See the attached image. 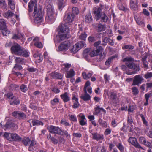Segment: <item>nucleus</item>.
I'll return each instance as SVG.
<instances>
[{"instance_id":"f257e3e1","label":"nucleus","mask_w":152,"mask_h":152,"mask_svg":"<svg viewBox=\"0 0 152 152\" xmlns=\"http://www.w3.org/2000/svg\"><path fill=\"white\" fill-rule=\"evenodd\" d=\"M123 62H125V64L129 69H132L133 71L131 73L126 72L127 75H130L135 74L140 70L139 65L137 64L134 63V59L130 57H126L123 59Z\"/></svg>"},{"instance_id":"f03ea898","label":"nucleus","mask_w":152,"mask_h":152,"mask_svg":"<svg viewBox=\"0 0 152 152\" xmlns=\"http://www.w3.org/2000/svg\"><path fill=\"white\" fill-rule=\"evenodd\" d=\"M11 51L12 53L19 56H22L25 57L29 56V52L24 48H22L19 44L15 43L11 48Z\"/></svg>"},{"instance_id":"7ed1b4c3","label":"nucleus","mask_w":152,"mask_h":152,"mask_svg":"<svg viewBox=\"0 0 152 152\" xmlns=\"http://www.w3.org/2000/svg\"><path fill=\"white\" fill-rule=\"evenodd\" d=\"M93 13L95 18L97 20L101 19L102 22H106L108 19V18L104 12H102L101 8H95L94 9Z\"/></svg>"},{"instance_id":"20e7f679","label":"nucleus","mask_w":152,"mask_h":152,"mask_svg":"<svg viewBox=\"0 0 152 152\" xmlns=\"http://www.w3.org/2000/svg\"><path fill=\"white\" fill-rule=\"evenodd\" d=\"M33 14V17L35 18L34 20L35 23H39L42 21L43 18L42 8H39L38 10V9L36 6Z\"/></svg>"},{"instance_id":"39448f33","label":"nucleus","mask_w":152,"mask_h":152,"mask_svg":"<svg viewBox=\"0 0 152 152\" xmlns=\"http://www.w3.org/2000/svg\"><path fill=\"white\" fill-rule=\"evenodd\" d=\"M3 136L4 138L11 141H20L21 140V138L15 133L5 132Z\"/></svg>"},{"instance_id":"423d86ee","label":"nucleus","mask_w":152,"mask_h":152,"mask_svg":"<svg viewBox=\"0 0 152 152\" xmlns=\"http://www.w3.org/2000/svg\"><path fill=\"white\" fill-rule=\"evenodd\" d=\"M22 143L25 146H27L29 145L28 148L29 151H32L33 150V147L36 144V142L34 139H32V140L29 138L25 137L22 140Z\"/></svg>"},{"instance_id":"0eeeda50","label":"nucleus","mask_w":152,"mask_h":152,"mask_svg":"<svg viewBox=\"0 0 152 152\" xmlns=\"http://www.w3.org/2000/svg\"><path fill=\"white\" fill-rule=\"evenodd\" d=\"M47 15L46 20H49L50 23H52L54 19V12L53 9L51 6L47 8Z\"/></svg>"},{"instance_id":"6e6552de","label":"nucleus","mask_w":152,"mask_h":152,"mask_svg":"<svg viewBox=\"0 0 152 152\" xmlns=\"http://www.w3.org/2000/svg\"><path fill=\"white\" fill-rule=\"evenodd\" d=\"M70 46V43L68 40L66 41L61 43L58 46L57 50L58 51H65Z\"/></svg>"},{"instance_id":"1a4fd4ad","label":"nucleus","mask_w":152,"mask_h":152,"mask_svg":"<svg viewBox=\"0 0 152 152\" xmlns=\"http://www.w3.org/2000/svg\"><path fill=\"white\" fill-rule=\"evenodd\" d=\"M47 129L52 134H61V129L59 127L51 125L48 127Z\"/></svg>"},{"instance_id":"9d476101","label":"nucleus","mask_w":152,"mask_h":152,"mask_svg":"<svg viewBox=\"0 0 152 152\" xmlns=\"http://www.w3.org/2000/svg\"><path fill=\"white\" fill-rule=\"evenodd\" d=\"M12 115L20 120H24L26 118V115L23 112L19 111H15L12 112Z\"/></svg>"},{"instance_id":"9b49d317","label":"nucleus","mask_w":152,"mask_h":152,"mask_svg":"<svg viewBox=\"0 0 152 152\" xmlns=\"http://www.w3.org/2000/svg\"><path fill=\"white\" fill-rule=\"evenodd\" d=\"M128 141L134 146L136 148L143 149L142 148L137 142L136 138L134 137H130L128 140Z\"/></svg>"},{"instance_id":"f8f14e48","label":"nucleus","mask_w":152,"mask_h":152,"mask_svg":"<svg viewBox=\"0 0 152 152\" xmlns=\"http://www.w3.org/2000/svg\"><path fill=\"white\" fill-rule=\"evenodd\" d=\"M143 79L142 76L140 75H136L134 77L132 85L133 86H135L140 84Z\"/></svg>"},{"instance_id":"ddd939ff","label":"nucleus","mask_w":152,"mask_h":152,"mask_svg":"<svg viewBox=\"0 0 152 152\" xmlns=\"http://www.w3.org/2000/svg\"><path fill=\"white\" fill-rule=\"evenodd\" d=\"M75 15L71 13H67L65 15L64 19L65 21L67 23H70L74 20Z\"/></svg>"},{"instance_id":"4468645a","label":"nucleus","mask_w":152,"mask_h":152,"mask_svg":"<svg viewBox=\"0 0 152 152\" xmlns=\"http://www.w3.org/2000/svg\"><path fill=\"white\" fill-rule=\"evenodd\" d=\"M70 37V35L68 33H65L56 36V38L58 42H61L69 38Z\"/></svg>"},{"instance_id":"2eb2a0df","label":"nucleus","mask_w":152,"mask_h":152,"mask_svg":"<svg viewBox=\"0 0 152 152\" xmlns=\"http://www.w3.org/2000/svg\"><path fill=\"white\" fill-rule=\"evenodd\" d=\"M103 50V49L102 46L99 47L97 49L91 50L90 52V56L91 57L96 56L98 55L100 51Z\"/></svg>"},{"instance_id":"dca6fc26","label":"nucleus","mask_w":152,"mask_h":152,"mask_svg":"<svg viewBox=\"0 0 152 152\" xmlns=\"http://www.w3.org/2000/svg\"><path fill=\"white\" fill-rule=\"evenodd\" d=\"M34 5V10L36 6L37 8V0H31L28 4V11L29 12H31L32 11L33 7Z\"/></svg>"},{"instance_id":"f3484780","label":"nucleus","mask_w":152,"mask_h":152,"mask_svg":"<svg viewBox=\"0 0 152 152\" xmlns=\"http://www.w3.org/2000/svg\"><path fill=\"white\" fill-rule=\"evenodd\" d=\"M59 31L64 33H68L69 29L67 26L66 24H61L59 26Z\"/></svg>"},{"instance_id":"a211bd4d","label":"nucleus","mask_w":152,"mask_h":152,"mask_svg":"<svg viewBox=\"0 0 152 152\" xmlns=\"http://www.w3.org/2000/svg\"><path fill=\"white\" fill-rule=\"evenodd\" d=\"M77 36L79 37V38L81 40H85L87 36L85 32L83 31V29L80 28L79 32L77 33Z\"/></svg>"},{"instance_id":"6ab92c4d","label":"nucleus","mask_w":152,"mask_h":152,"mask_svg":"<svg viewBox=\"0 0 152 152\" xmlns=\"http://www.w3.org/2000/svg\"><path fill=\"white\" fill-rule=\"evenodd\" d=\"M93 139L98 141L99 140H102L104 139V136L102 134H100L97 132L92 133H91Z\"/></svg>"},{"instance_id":"aec40b11","label":"nucleus","mask_w":152,"mask_h":152,"mask_svg":"<svg viewBox=\"0 0 152 152\" xmlns=\"http://www.w3.org/2000/svg\"><path fill=\"white\" fill-rule=\"evenodd\" d=\"M51 77L54 79L61 80L63 77V75L61 74L55 72H51L50 74Z\"/></svg>"},{"instance_id":"412c9836","label":"nucleus","mask_w":152,"mask_h":152,"mask_svg":"<svg viewBox=\"0 0 152 152\" xmlns=\"http://www.w3.org/2000/svg\"><path fill=\"white\" fill-rule=\"evenodd\" d=\"M130 7L132 10H138V6L136 0H130Z\"/></svg>"},{"instance_id":"4be33fe9","label":"nucleus","mask_w":152,"mask_h":152,"mask_svg":"<svg viewBox=\"0 0 152 152\" xmlns=\"http://www.w3.org/2000/svg\"><path fill=\"white\" fill-rule=\"evenodd\" d=\"M85 94L83 95H81L80 97L83 99L84 101H86L91 99V96L87 93V90L84 91Z\"/></svg>"},{"instance_id":"5701e85b","label":"nucleus","mask_w":152,"mask_h":152,"mask_svg":"<svg viewBox=\"0 0 152 152\" xmlns=\"http://www.w3.org/2000/svg\"><path fill=\"white\" fill-rule=\"evenodd\" d=\"M78 117L80 118L81 120H79V123L82 126H84L87 124V123L85 121L86 119L85 117L84 114H80L78 115Z\"/></svg>"},{"instance_id":"b1692460","label":"nucleus","mask_w":152,"mask_h":152,"mask_svg":"<svg viewBox=\"0 0 152 152\" xmlns=\"http://www.w3.org/2000/svg\"><path fill=\"white\" fill-rule=\"evenodd\" d=\"M60 97L64 102H67L70 100V98L69 96V93L65 92L64 94L60 95Z\"/></svg>"},{"instance_id":"393cba45","label":"nucleus","mask_w":152,"mask_h":152,"mask_svg":"<svg viewBox=\"0 0 152 152\" xmlns=\"http://www.w3.org/2000/svg\"><path fill=\"white\" fill-rule=\"evenodd\" d=\"M134 18L137 24L142 26H145V23L142 20L141 18L140 17H137L136 15L134 16Z\"/></svg>"},{"instance_id":"a878e982","label":"nucleus","mask_w":152,"mask_h":152,"mask_svg":"<svg viewBox=\"0 0 152 152\" xmlns=\"http://www.w3.org/2000/svg\"><path fill=\"white\" fill-rule=\"evenodd\" d=\"M23 36V34L20 33H18L13 34L12 39H22Z\"/></svg>"},{"instance_id":"bb28decb","label":"nucleus","mask_w":152,"mask_h":152,"mask_svg":"<svg viewBox=\"0 0 152 152\" xmlns=\"http://www.w3.org/2000/svg\"><path fill=\"white\" fill-rule=\"evenodd\" d=\"M6 23L3 19H0V30H3L6 28Z\"/></svg>"},{"instance_id":"cd10ccee","label":"nucleus","mask_w":152,"mask_h":152,"mask_svg":"<svg viewBox=\"0 0 152 152\" xmlns=\"http://www.w3.org/2000/svg\"><path fill=\"white\" fill-rule=\"evenodd\" d=\"M117 56L115 55H113L108 58L106 61L105 62V64L107 66L109 65L113 61L114 59Z\"/></svg>"},{"instance_id":"c85d7f7f","label":"nucleus","mask_w":152,"mask_h":152,"mask_svg":"<svg viewBox=\"0 0 152 152\" xmlns=\"http://www.w3.org/2000/svg\"><path fill=\"white\" fill-rule=\"evenodd\" d=\"M82 75L84 79L87 80L92 76V74L90 72L87 73L85 72H83L82 74Z\"/></svg>"},{"instance_id":"c756f323","label":"nucleus","mask_w":152,"mask_h":152,"mask_svg":"<svg viewBox=\"0 0 152 152\" xmlns=\"http://www.w3.org/2000/svg\"><path fill=\"white\" fill-rule=\"evenodd\" d=\"M75 74V72L73 69H71L67 73L66 77L67 78H70L72 77Z\"/></svg>"},{"instance_id":"7c9ffc66","label":"nucleus","mask_w":152,"mask_h":152,"mask_svg":"<svg viewBox=\"0 0 152 152\" xmlns=\"http://www.w3.org/2000/svg\"><path fill=\"white\" fill-rule=\"evenodd\" d=\"M115 145L117 148L120 150V152H124V148L121 142L116 143Z\"/></svg>"},{"instance_id":"2f4dec72","label":"nucleus","mask_w":152,"mask_h":152,"mask_svg":"<svg viewBox=\"0 0 152 152\" xmlns=\"http://www.w3.org/2000/svg\"><path fill=\"white\" fill-rule=\"evenodd\" d=\"M14 14L11 11L9 10L3 14V16L5 18H8L9 17H12L13 16Z\"/></svg>"},{"instance_id":"473e14b6","label":"nucleus","mask_w":152,"mask_h":152,"mask_svg":"<svg viewBox=\"0 0 152 152\" xmlns=\"http://www.w3.org/2000/svg\"><path fill=\"white\" fill-rule=\"evenodd\" d=\"M33 126H38L39 125H41L43 126V123L41 121H40L39 120H33L32 121Z\"/></svg>"},{"instance_id":"72a5a7b5","label":"nucleus","mask_w":152,"mask_h":152,"mask_svg":"<svg viewBox=\"0 0 152 152\" xmlns=\"http://www.w3.org/2000/svg\"><path fill=\"white\" fill-rule=\"evenodd\" d=\"M80 50V48L78 47V45L76 44L74 45L72 47L71 49V51L73 53H75Z\"/></svg>"},{"instance_id":"f704fd0d","label":"nucleus","mask_w":152,"mask_h":152,"mask_svg":"<svg viewBox=\"0 0 152 152\" xmlns=\"http://www.w3.org/2000/svg\"><path fill=\"white\" fill-rule=\"evenodd\" d=\"M151 96V93H147L145 95V97L146 100L145 102L144 103V105L145 106H146L148 105V100L150 96Z\"/></svg>"},{"instance_id":"c9c22d12","label":"nucleus","mask_w":152,"mask_h":152,"mask_svg":"<svg viewBox=\"0 0 152 152\" xmlns=\"http://www.w3.org/2000/svg\"><path fill=\"white\" fill-rule=\"evenodd\" d=\"M85 21L87 23L91 22L92 20L90 13H88L85 16Z\"/></svg>"},{"instance_id":"e433bc0d","label":"nucleus","mask_w":152,"mask_h":152,"mask_svg":"<svg viewBox=\"0 0 152 152\" xmlns=\"http://www.w3.org/2000/svg\"><path fill=\"white\" fill-rule=\"evenodd\" d=\"M117 96L116 93L114 92H111L110 95V99L111 100L115 102L116 100Z\"/></svg>"},{"instance_id":"4c0bfd02","label":"nucleus","mask_w":152,"mask_h":152,"mask_svg":"<svg viewBox=\"0 0 152 152\" xmlns=\"http://www.w3.org/2000/svg\"><path fill=\"white\" fill-rule=\"evenodd\" d=\"M106 29L105 26L101 24H99L98 25L97 30L98 31L101 32L104 31Z\"/></svg>"},{"instance_id":"58836bf2","label":"nucleus","mask_w":152,"mask_h":152,"mask_svg":"<svg viewBox=\"0 0 152 152\" xmlns=\"http://www.w3.org/2000/svg\"><path fill=\"white\" fill-rule=\"evenodd\" d=\"M57 2L59 10H61L64 7V0H57Z\"/></svg>"},{"instance_id":"ea45409f","label":"nucleus","mask_w":152,"mask_h":152,"mask_svg":"<svg viewBox=\"0 0 152 152\" xmlns=\"http://www.w3.org/2000/svg\"><path fill=\"white\" fill-rule=\"evenodd\" d=\"M61 134H59V135L62 136L64 135L67 138H70L71 136L68 133V132L66 130H61Z\"/></svg>"},{"instance_id":"a19ab883","label":"nucleus","mask_w":152,"mask_h":152,"mask_svg":"<svg viewBox=\"0 0 152 152\" xmlns=\"http://www.w3.org/2000/svg\"><path fill=\"white\" fill-rule=\"evenodd\" d=\"M76 44L77 45H78V47L80 48V49L86 47V43L84 41H80L77 43Z\"/></svg>"},{"instance_id":"79ce46f5","label":"nucleus","mask_w":152,"mask_h":152,"mask_svg":"<svg viewBox=\"0 0 152 152\" xmlns=\"http://www.w3.org/2000/svg\"><path fill=\"white\" fill-rule=\"evenodd\" d=\"M15 61L17 63H20L22 64H23L24 63V59L20 57H16Z\"/></svg>"},{"instance_id":"37998d69","label":"nucleus","mask_w":152,"mask_h":152,"mask_svg":"<svg viewBox=\"0 0 152 152\" xmlns=\"http://www.w3.org/2000/svg\"><path fill=\"white\" fill-rule=\"evenodd\" d=\"M110 39V38H109L107 37H102V41L103 43H102V45L104 46L106 45L107 43L108 42Z\"/></svg>"},{"instance_id":"c03bdc74","label":"nucleus","mask_w":152,"mask_h":152,"mask_svg":"<svg viewBox=\"0 0 152 152\" xmlns=\"http://www.w3.org/2000/svg\"><path fill=\"white\" fill-rule=\"evenodd\" d=\"M68 116L69 117V118L70 120L74 122H77V121L76 117L75 115L69 114Z\"/></svg>"},{"instance_id":"a18cd8bd","label":"nucleus","mask_w":152,"mask_h":152,"mask_svg":"<svg viewBox=\"0 0 152 152\" xmlns=\"http://www.w3.org/2000/svg\"><path fill=\"white\" fill-rule=\"evenodd\" d=\"M2 30V34L4 36H7L10 33V31L8 30L7 28V27L3 30Z\"/></svg>"},{"instance_id":"49530a36","label":"nucleus","mask_w":152,"mask_h":152,"mask_svg":"<svg viewBox=\"0 0 152 152\" xmlns=\"http://www.w3.org/2000/svg\"><path fill=\"white\" fill-rule=\"evenodd\" d=\"M20 89L22 92H26L28 90V88L24 84H22L20 87Z\"/></svg>"},{"instance_id":"de8ad7c7","label":"nucleus","mask_w":152,"mask_h":152,"mask_svg":"<svg viewBox=\"0 0 152 152\" xmlns=\"http://www.w3.org/2000/svg\"><path fill=\"white\" fill-rule=\"evenodd\" d=\"M99 122L100 125H101L102 127L106 128L107 127V122L102 120H99Z\"/></svg>"},{"instance_id":"09e8293b","label":"nucleus","mask_w":152,"mask_h":152,"mask_svg":"<svg viewBox=\"0 0 152 152\" xmlns=\"http://www.w3.org/2000/svg\"><path fill=\"white\" fill-rule=\"evenodd\" d=\"M139 141L140 143L144 145L146 143V140L145 137H140L139 139Z\"/></svg>"},{"instance_id":"8fccbe9b","label":"nucleus","mask_w":152,"mask_h":152,"mask_svg":"<svg viewBox=\"0 0 152 152\" xmlns=\"http://www.w3.org/2000/svg\"><path fill=\"white\" fill-rule=\"evenodd\" d=\"M132 92L134 95H136L139 93V91L136 87H133L132 88Z\"/></svg>"},{"instance_id":"3c124183","label":"nucleus","mask_w":152,"mask_h":152,"mask_svg":"<svg viewBox=\"0 0 152 152\" xmlns=\"http://www.w3.org/2000/svg\"><path fill=\"white\" fill-rule=\"evenodd\" d=\"M72 13L74 15H77L79 13V11L77 8L76 7H73L72 9Z\"/></svg>"},{"instance_id":"603ef678","label":"nucleus","mask_w":152,"mask_h":152,"mask_svg":"<svg viewBox=\"0 0 152 152\" xmlns=\"http://www.w3.org/2000/svg\"><path fill=\"white\" fill-rule=\"evenodd\" d=\"M34 45L35 46L39 48H43V45L42 43L39 41H36L35 42Z\"/></svg>"},{"instance_id":"864d4df0","label":"nucleus","mask_w":152,"mask_h":152,"mask_svg":"<svg viewBox=\"0 0 152 152\" xmlns=\"http://www.w3.org/2000/svg\"><path fill=\"white\" fill-rule=\"evenodd\" d=\"M12 125V123L11 122H7L5 125H4V127H5V130H6L7 129L10 128Z\"/></svg>"},{"instance_id":"5fc2aeb1","label":"nucleus","mask_w":152,"mask_h":152,"mask_svg":"<svg viewBox=\"0 0 152 152\" xmlns=\"http://www.w3.org/2000/svg\"><path fill=\"white\" fill-rule=\"evenodd\" d=\"M134 48V47L130 45H124L122 48L124 49L132 50Z\"/></svg>"},{"instance_id":"6e6d98bb","label":"nucleus","mask_w":152,"mask_h":152,"mask_svg":"<svg viewBox=\"0 0 152 152\" xmlns=\"http://www.w3.org/2000/svg\"><path fill=\"white\" fill-rule=\"evenodd\" d=\"M13 69L16 70H20L22 69V67L21 65L15 64L13 67Z\"/></svg>"},{"instance_id":"4d7b16f0","label":"nucleus","mask_w":152,"mask_h":152,"mask_svg":"<svg viewBox=\"0 0 152 152\" xmlns=\"http://www.w3.org/2000/svg\"><path fill=\"white\" fill-rule=\"evenodd\" d=\"M152 77V72H147L144 75V77L146 79H148Z\"/></svg>"},{"instance_id":"13d9d810","label":"nucleus","mask_w":152,"mask_h":152,"mask_svg":"<svg viewBox=\"0 0 152 152\" xmlns=\"http://www.w3.org/2000/svg\"><path fill=\"white\" fill-rule=\"evenodd\" d=\"M139 115L141 117L143 124H144L146 126H147L148 123L146 121V120L144 116L142 114H140Z\"/></svg>"},{"instance_id":"bf43d9fd","label":"nucleus","mask_w":152,"mask_h":152,"mask_svg":"<svg viewBox=\"0 0 152 152\" xmlns=\"http://www.w3.org/2000/svg\"><path fill=\"white\" fill-rule=\"evenodd\" d=\"M61 123L65 125V126H70V124L67 122L64 119H62L61 120Z\"/></svg>"},{"instance_id":"052dcab7","label":"nucleus","mask_w":152,"mask_h":152,"mask_svg":"<svg viewBox=\"0 0 152 152\" xmlns=\"http://www.w3.org/2000/svg\"><path fill=\"white\" fill-rule=\"evenodd\" d=\"M94 109L95 110V114H98L101 111L100 108L99 106H98L97 107H95Z\"/></svg>"},{"instance_id":"680f3d73","label":"nucleus","mask_w":152,"mask_h":152,"mask_svg":"<svg viewBox=\"0 0 152 152\" xmlns=\"http://www.w3.org/2000/svg\"><path fill=\"white\" fill-rule=\"evenodd\" d=\"M59 102L58 99V98H55L53 100L51 101V103L53 105H54L56 103H58Z\"/></svg>"},{"instance_id":"e2e57ef3","label":"nucleus","mask_w":152,"mask_h":152,"mask_svg":"<svg viewBox=\"0 0 152 152\" xmlns=\"http://www.w3.org/2000/svg\"><path fill=\"white\" fill-rule=\"evenodd\" d=\"M52 91L56 94L60 92V90L56 87H54L51 88Z\"/></svg>"},{"instance_id":"0e129e2a","label":"nucleus","mask_w":152,"mask_h":152,"mask_svg":"<svg viewBox=\"0 0 152 152\" xmlns=\"http://www.w3.org/2000/svg\"><path fill=\"white\" fill-rule=\"evenodd\" d=\"M5 96H6L8 98L13 99L14 96L12 93H7V94H5Z\"/></svg>"},{"instance_id":"69168bd1","label":"nucleus","mask_w":152,"mask_h":152,"mask_svg":"<svg viewBox=\"0 0 152 152\" xmlns=\"http://www.w3.org/2000/svg\"><path fill=\"white\" fill-rule=\"evenodd\" d=\"M111 132V130L110 128H107L104 132V134L105 135H107L110 134Z\"/></svg>"},{"instance_id":"338daca9","label":"nucleus","mask_w":152,"mask_h":152,"mask_svg":"<svg viewBox=\"0 0 152 152\" xmlns=\"http://www.w3.org/2000/svg\"><path fill=\"white\" fill-rule=\"evenodd\" d=\"M72 135L73 136L77 138H80L82 136V134L80 133H73Z\"/></svg>"},{"instance_id":"774afa93","label":"nucleus","mask_w":152,"mask_h":152,"mask_svg":"<svg viewBox=\"0 0 152 152\" xmlns=\"http://www.w3.org/2000/svg\"><path fill=\"white\" fill-rule=\"evenodd\" d=\"M90 50L88 49H85L83 52V53L84 55L85 56H87V54L89 55H90Z\"/></svg>"}]
</instances>
